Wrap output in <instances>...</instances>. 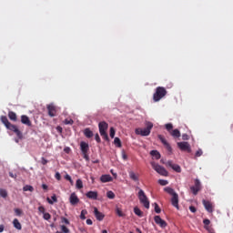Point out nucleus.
I'll return each instance as SVG.
<instances>
[{
  "label": "nucleus",
  "instance_id": "obj_1",
  "mask_svg": "<svg viewBox=\"0 0 233 233\" xmlns=\"http://www.w3.org/2000/svg\"><path fill=\"white\" fill-rule=\"evenodd\" d=\"M3 125H5V128H7V130H11V132H15L16 137L19 139H23V132H21V130H19V128L17 127V126L10 123V121H8V117H6V116H2L0 117Z\"/></svg>",
  "mask_w": 233,
  "mask_h": 233
},
{
  "label": "nucleus",
  "instance_id": "obj_2",
  "mask_svg": "<svg viewBox=\"0 0 233 233\" xmlns=\"http://www.w3.org/2000/svg\"><path fill=\"white\" fill-rule=\"evenodd\" d=\"M152 128H154V124H152V122H146V127L136 128L135 134H137V136H142V137L150 136V132Z\"/></svg>",
  "mask_w": 233,
  "mask_h": 233
},
{
  "label": "nucleus",
  "instance_id": "obj_3",
  "mask_svg": "<svg viewBox=\"0 0 233 233\" xmlns=\"http://www.w3.org/2000/svg\"><path fill=\"white\" fill-rule=\"evenodd\" d=\"M167 94V88L163 86H157L155 89V93L153 94V101L154 103H158L163 97H165Z\"/></svg>",
  "mask_w": 233,
  "mask_h": 233
},
{
  "label": "nucleus",
  "instance_id": "obj_4",
  "mask_svg": "<svg viewBox=\"0 0 233 233\" xmlns=\"http://www.w3.org/2000/svg\"><path fill=\"white\" fill-rule=\"evenodd\" d=\"M98 128L100 136L103 137V139L108 141V134H106V130H108V123L105 121L99 122Z\"/></svg>",
  "mask_w": 233,
  "mask_h": 233
},
{
  "label": "nucleus",
  "instance_id": "obj_5",
  "mask_svg": "<svg viewBox=\"0 0 233 233\" xmlns=\"http://www.w3.org/2000/svg\"><path fill=\"white\" fill-rule=\"evenodd\" d=\"M138 199L145 208H150V201H148V198L143 189H139L138 191Z\"/></svg>",
  "mask_w": 233,
  "mask_h": 233
},
{
  "label": "nucleus",
  "instance_id": "obj_6",
  "mask_svg": "<svg viewBox=\"0 0 233 233\" xmlns=\"http://www.w3.org/2000/svg\"><path fill=\"white\" fill-rule=\"evenodd\" d=\"M151 167L160 176H164V177L168 176V171H167V169L163 166H159V164L156 162H151Z\"/></svg>",
  "mask_w": 233,
  "mask_h": 233
},
{
  "label": "nucleus",
  "instance_id": "obj_7",
  "mask_svg": "<svg viewBox=\"0 0 233 233\" xmlns=\"http://www.w3.org/2000/svg\"><path fill=\"white\" fill-rule=\"evenodd\" d=\"M190 190L194 196H198V193L201 190V181L195 179V185L190 187Z\"/></svg>",
  "mask_w": 233,
  "mask_h": 233
},
{
  "label": "nucleus",
  "instance_id": "obj_8",
  "mask_svg": "<svg viewBox=\"0 0 233 233\" xmlns=\"http://www.w3.org/2000/svg\"><path fill=\"white\" fill-rule=\"evenodd\" d=\"M177 147L182 152H192V149L190 148V144L188 142H178Z\"/></svg>",
  "mask_w": 233,
  "mask_h": 233
},
{
  "label": "nucleus",
  "instance_id": "obj_9",
  "mask_svg": "<svg viewBox=\"0 0 233 233\" xmlns=\"http://www.w3.org/2000/svg\"><path fill=\"white\" fill-rule=\"evenodd\" d=\"M157 137L161 141V143L164 145L165 148H167V152H169V154H172V147L168 142H167V139H165V137H163V135H158Z\"/></svg>",
  "mask_w": 233,
  "mask_h": 233
},
{
  "label": "nucleus",
  "instance_id": "obj_10",
  "mask_svg": "<svg viewBox=\"0 0 233 233\" xmlns=\"http://www.w3.org/2000/svg\"><path fill=\"white\" fill-rule=\"evenodd\" d=\"M202 204L208 212H209L210 214L214 212V205L212 204V202L203 199Z\"/></svg>",
  "mask_w": 233,
  "mask_h": 233
},
{
  "label": "nucleus",
  "instance_id": "obj_11",
  "mask_svg": "<svg viewBox=\"0 0 233 233\" xmlns=\"http://www.w3.org/2000/svg\"><path fill=\"white\" fill-rule=\"evenodd\" d=\"M47 112L50 117H56V114H57V109L56 106H54V104H49L47 105Z\"/></svg>",
  "mask_w": 233,
  "mask_h": 233
},
{
  "label": "nucleus",
  "instance_id": "obj_12",
  "mask_svg": "<svg viewBox=\"0 0 233 233\" xmlns=\"http://www.w3.org/2000/svg\"><path fill=\"white\" fill-rule=\"evenodd\" d=\"M171 196H172L171 205H173V207H175V208L179 209V195H177V193H175Z\"/></svg>",
  "mask_w": 233,
  "mask_h": 233
},
{
  "label": "nucleus",
  "instance_id": "obj_13",
  "mask_svg": "<svg viewBox=\"0 0 233 233\" xmlns=\"http://www.w3.org/2000/svg\"><path fill=\"white\" fill-rule=\"evenodd\" d=\"M154 219H155V223L157 225H159L161 227V228H165L167 227V221H165L163 218H161V217L155 216Z\"/></svg>",
  "mask_w": 233,
  "mask_h": 233
},
{
  "label": "nucleus",
  "instance_id": "obj_14",
  "mask_svg": "<svg viewBox=\"0 0 233 233\" xmlns=\"http://www.w3.org/2000/svg\"><path fill=\"white\" fill-rule=\"evenodd\" d=\"M166 165H167V167H170V168L175 170V172L181 173V167H179V165L174 164V162H172L170 160L167 161Z\"/></svg>",
  "mask_w": 233,
  "mask_h": 233
},
{
  "label": "nucleus",
  "instance_id": "obj_15",
  "mask_svg": "<svg viewBox=\"0 0 233 233\" xmlns=\"http://www.w3.org/2000/svg\"><path fill=\"white\" fill-rule=\"evenodd\" d=\"M21 123L26 127H32V121H30V117L26 115L21 116Z\"/></svg>",
  "mask_w": 233,
  "mask_h": 233
},
{
  "label": "nucleus",
  "instance_id": "obj_16",
  "mask_svg": "<svg viewBox=\"0 0 233 233\" xmlns=\"http://www.w3.org/2000/svg\"><path fill=\"white\" fill-rule=\"evenodd\" d=\"M94 214L97 221H103L105 219V215L97 209V208H94Z\"/></svg>",
  "mask_w": 233,
  "mask_h": 233
},
{
  "label": "nucleus",
  "instance_id": "obj_17",
  "mask_svg": "<svg viewBox=\"0 0 233 233\" xmlns=\"http://www.w3.org/2000/svg\"><path fill=\"white\" fill-rule=\"evenodd\" d=\"M80 150H81L82 154H88V150H90V147H88V143L81 142L80 143Z\"/></svg>",
  "mask_w": 233,
  "mask_h": 233
},
{
  "label": "nucleus",
  "instance_id": "obj_18",
  "mask_svg": "<svg viewBox=\"0 0 233 233\" xmlns=\"http://www.w3.org/2000/svg\"><path fill=\"white\" fill-rule=\"evenodd\" d=\"M69 201L71 205H77V203H79V198H77V195H76V193H72L70 195Z\"/></svg>",
  "mask_w": 233,
  "mask_h": 233
},
{
  "label": "nucleus",
  "instance_id": "obj_19",
  "mask_svg": "<svg viewBox=\"0 0 233 233\" xmlns=\"http://www.w3.org/2000/svg\"><path fill=\"white\" fill-rule=\"evenodd\" d=\"M86 198H88V199H97V191H89L86 194Z\"/></svg>",
  "mask_w": 233,
  "mask_h": 233
},
{
  "label": "nucleus",
  "instance_id": "obj_20",
  "mask_svg": "<svg viewBox=\"0 0 233 233\" xmlns=\"http://www.w3.org/2000/svg\"><path fill=\"white\" fill-rule=\"evenodd\" d=\"M112 176H110V175H102L101 177H100V181L102 182V183H110V181H112Z\"/></svg>",
  "mask_w": 233,
  "mask_h": 233
},
{
  "label": "nucleus",
  "instance_id": "obj_21",
  "mask_svg": "<svg viewBox=\"0 0 233 233\" xmlns=\"http://www.w3.org/2000/svg\"><path fill=\"white\" fill-rule=\"evenodd\" d=\"M129 177L132 181H139V174H136L134 171L129 172Z\"/></svg>",
  "mask_w": 233,
  "mask_h": 233
},
{
  "label": "nucleus",
  "instance_id": "obj_22",
  "mask_svg": "<svg viewBox=\"0 0 233 233\" xmlns=\"http://www.w3.org/2000/svg\"><path fill=\"white\" fill-rule=\"evenodd\" d=\"M8 117L11 121H14V122L17 121V114H15V112L14 111L8 112Z\"/></svg>",
  "mask_w": 233,
  "mask_h": 233
},
{
  "label": "nucleus",
  "instance_id": "obj_23",
  "mask_svg": "<svg viewBox=\"0 0 233 233\" xmlns=\"http://www.w3.org/2000/svg\"><path fill=\"white\" fill-rule=\"evenodd\" d=\"M84 136H86L87 139H90V137H94V132H92L90 128H86L84 130Z\"/></svg>",
  "mask_w": 233,
  "mask_h": 233
},
{
  "label": "nucleus",
  "instance_id": "obj_24",
  "mask_svg": "<svg viewBox=\"0 0 233 233\" xmlns=\"http://www.w3.org/2000/svg\"><path fill=\"white\" fill-rule=\"evenodd\" d=\"M13 225L15 228H16V230H21V228H23V227L21 226V222H19V219L17 218H15L13 220Z\"/></svg>",
  "mask_w": 233,
  "mask_h": 233
},
{
  "label": "nucleus",
  "instance_id": "obj_25",
  "mask_svg": "<svg viewBox=\"0 0 233 233\" xmlns=\"http://www.w3.org/2000/svg\"><path fill=\"white\" fill-rule=\"evenodd\" d=\"M169 134L175 138L181 137V132H179L178 129H174Z\"/></svg>",
  "mask_w": 233,
  "mask_h": 233
},
{
  "label": "nucleus",
  "instance_id": "obj_26",
  "mask_svg": "<svg viewBox=\"0 0 233 233\" xmlns=\"http://www.w3.org/2000/svg\"><path fill=\"white\" fill-rule=\"evenodd\" d=\"M150 155L153 156L156 159H161V154L157 150H152Z\"/></svg>",
  "mask_w": 233,
  "mask_h": 233
},
{
  "label": "nucleus",
  "instance_id": "obj_27",
  "mask_svg": "<svg viewBox=\"0 0 233 233\" xmlns=\"http://www.w3.org/2000/svg\"><path fill=\"white\" fill-rule=\"evenodd\" d=\"M51 199L47 198V202L49 203V205H54V203H57V197L56 195H53L51 197Z\"/></svg>",
  "mask_w": 233,
  "mask_h": 233
},
{
  "label": "nucleus",
  "instance_id": "obj_28",
  "mask_svg": "<svg viewBox=\"0 0 233 233\" xmlns=\"http://www.w3.org/2000/svg\"><path fill=\"white\" fill-rule=\"evenodd\" d=\"M134 212H135L136 216H138V218H143V211H141V209H139V208L135 207Z\"/></svg>",
  "mask_w": 233,
  "mask_h": 233
},
{
  "label": "nucleus",
  "instance_id": "obj_29",
  "mask_svg": "<svg viewBox=\"0 0 233 233\" xmlns=\"http://www.w3.org/2000/svg\"><path fill=\"white\" fill-rule=\"evenodd\" d=\"M24 192H34V187L26 185L23 187Z\"/></svg>",
  "mask_w": 233,
  "mask_h": 233
},
{
  "label": "nucleus",
  "instance_id": "obj_30",
  "mask_svg": "<svg viewBox=\"0 0 233 233\" xmlns=\"http://www.w3.org/2000/svg\"><path fill=\"white\" fill-rule=\"evenodd\" d=\"M164 191L167 192V194H170V196H173V194H176V191H174V188L172 187H165Z\"/></svg>",
  "mask_w": 233,
  "mask_h": 233
},
{
  "label": "nucleus",
  "instance_id": "obj_31",
  "mask_svg": "<svg viewBox=\"0 0 233 233\" xmlns=\"http://www.w3.org/2000/svg\"><path fill=\"white\" fill-rule=\"evenodd\" d=\"M114 143L117 148H121L122 144H121V139L119 137H115Z\"/></svg>",
  "mask_w": 233,
  "mask_h": 233
},
{
  "label": "nucleus",
  "instance_id": "obj_32",
  "mask_svg": "<svg viewBox=\"0 0 233 233\" xmlns=\"http://www.w3.org/2000/svg\"><path fill=\"white\" fill-rule=\"evenodd\" d=\"M76 188H78L79 190H81V188H83V180H82V179H77V180H76Z\"/></svg>",
  "mask_w": 233,
  "mask_h": 233
},
{
  "label": "nucleus",
  "instance_id": "obj_33",
  "mask_svg": "<svg viewBox=\"0 0 233 233\" xmlns=\"http://www.w3.org/2000/svg\"><path fill=\"white\" fill-rule=\"evenodd\" d=\"M86 214H88V211H86V209H83L80 214V219H83V220L86 219Z\"/></svg>",
  "mask_w": 233,
  "mask_h": 233
},
{
  "label": "nucleus",
  "instance_id": "obj_34",
  "mask_svg": "<svg viewBox=\"0 0 233 233\" xmlns=\"http://www.w3.org/2000/svg\"><path fill=\"white\" fill-rule=\"evenodd\" d=\"M0 196H1V198H7L8 197V192H6L5 189L1 188L0 189Z\"/></svg>",
  "mask_w": 233,
  "mask_h": 233
},
{
  "label": "nucleus",
  "instance_id": "obj_35",
  "mask_svg": "<svg viewBox=\"0 0 233 233\" xmlns=\"http://www.w3.org/2000/svg\"><path fill=\"white\" fill-rule=\"evenodd\" d=\"M52 218V215H50V213H44L43 214V218L46 220V221H49Z\"/></svg>",
  "mask_w": 233,
  "mask_h": 233
},
{
  "label": "nucleus",
  "instance_id": "obj_36",
  "mask_svg": "<svg viewBox=\"0 0 233 233\" xmlns=\"http://www.w3.org/2000/svg\"><path fill=\"white\" fill-rule=\"evenodd\" d=\"M106 198H108V199H114V198H116V194H114L112 191H107Z\"/></svg>",
  "mask_w": 233,
  "mask_h": 233
},
{
  "label": "nucleus",
  "instance_id": "obj_37",
  "mask_svg": "<svg viewBox=\"0 0 233 233\" xmlns=\"http://www.w3.org/2000/svg\"><path fill=\"white\" fill-rule=\"evenodd\" d=\"M117 216L119 218H125V213H123V211L121 210V208H117L116 210Z\"/></svg>",
  "mask_w": 233,
  "mask_h": 233
},
{
  "label": "nucleus",
  "instance_id": "obj_38",
  "mask_svg": "<svg viewBox=\"0 0 233 233\" xmlns=\"http://www.w3.org/2000/svg\"><path fill=\"white\" fill-rule=\"evenodd\" d=\"M165 127H166V129L167 130V132H169V134L171 133L172 128H174V126L170 123L166 124Z\"/></svg>",
  "mask_w": 233,
  "mask_h": 233
},
{
  "label": "nucleus",
  "instance_id": "obj_39",
  "mask_svg": "<svg viewBox=\"0 0 233 233\" xmlns=\"http://www.w3.org/2000/svg\"><path fill=\"white\" fill-rule=\"evenodd\" d=\"M15 216H18V217L23 216V209H21V208H15Z\"/></svg>",
  "mask_w": 233,
  "mask_h": 233
},
{
  "label": "nucleus",
  "instance_id": "obj_40",
  "mask_svg": "<svg viewBox=\"0 0 233 233\" xmlns=\"http://www.w3.org/2000/svg\"><path fill=\"white\" fill-rule=\"evenodd\" d=\"M158 183L161 185V187H167L168 181L165 179H158Z\"/></svg>",
  "mask_w": 233,
  "mask_h": 233
},
{
  "label": "nucleus",
  "instance_id": "obj_41",
  "mask_svg": "<svg viewBox=\"0 0 233 233\" xmlns=\"http://www.w3.org/2000/svg\"><path fill=\"white\" fill-rule=\"evenodd\" d=\"M61 230L64 233H70V229H68V228H66V226H65V225L61 226Z\"/></svg>",
  "mask_w": 233,
  "mask_h": 233
},
{
  "label": "nucleus",
  "instance_id": "obj_42",
  "mask_svg": "<svg viewBox=\"0 0 233 233\" xmlns=\"http://www.w3.org/2000/svg\"><path fill=\"white\" fill-rule=\"evenodd\" d=\"M155 212L157 214H161V208H159V205H157V203H155Z\"/></svg>",
  "mask_w": 233,
  "mask_h": 233
},
{
  "label": "nucleus",
  "instance_id": "obj_43",
  "mask_svg": "<svg viewBox=\"0 0 233 233\" xmlns=\"http://www.w3.org/2000/svg\"><path fill=\"white\" fill-rule=\"evenodd\" d=\"M109 136H110V137H112V139H113V137H115V136H116V129H114V127H110Z\"/></svg>",
  "mask_w": 233,
  "mask_h": 233
},
{
  "label": "nucleus",
  "instance_id": "obj_44",
  "mask_svg": "<svg viewBox=\"0 0 233 233\" xmlns=\"http://www.w3.org/2000/svg\"><path fill=\"white\" fill-rule=\"evenodd\" d=\"M65 125H74V120L73 119H65L64 121Z\"/></svg>",
  "mask_w": 233,
  "mask_h": 233
},
{
  "label": "nucleus",
  "instance_id": "obj_45",
  "mask_svg": "<svg viewBox=\"0 0 233 233\" xmlns=\"http://www.w3.org/2000/svg\"><path fill=\"white\" fill-rule=\"evenodd\" d=\"M203 223H204V225H205V228H207V227H208V225H210V219H208V218H205L204 220H203Z\"/></svg>",
  "mask_w": 233,
  "mask_h": 233
},
{
  "label": "nucleus",
  "instance_id": "obj_46",
  "mask_svg": "<svg viewBox=\"0 0 233 233\" xmlns=\"http://www.w3.org/2000/svg\"><path fill=\"white\" fill-rule=\"evenodd\" d=\"M38 212H40V214H46V209H45V207H43V206H40V207H38Z\"/></svg>",
  "mask_w": 233,
  "mask_h": 233
},
{
  "label": "nucleus",
  "instance_id": "obj_47",
  "mask_svg": "<svg viewBox=\"0 0 233 233\" xmlns=\"http://www.w3.org/2000/svg\"><path fill=\"white\" fill-rule=\"evenodd\" d=\"M61 221H62V223H65L66 225H70V220H68V218H66L65 217H63L61 218Z\"/></svg>",
  "mask_w": 233,
  "mask_h": 233
},
{
  "label": "nucleus",
  "instance_id": "obj_48",
  "mask_svg": "<svg viewBox=\"0 0 233 233\" xmlns=\"http://www.w3.org/2000/svg\"><path fill=\"white\" fill-rule=\"evenodd\" d=\"M196 157H201V156H203V150L198 149L196 154H195Z\"/></svg>",
  "mask_w": 233,
  "mask_h": 233
},
{
  "label": "nucleus",
  "instance_id": "obj_49",
  "mask_svg": "<svg viewBox=\"0 0 233 233\" xmlns=\"http://www.w3.org/2000/svg\"><path fill=\"white\" fill-rule=\"evenodd\" d=\"M65 179L69 181V183H71V185L74 183V180H72V177H70V175H66Z\"/></svg>",
  "mask_w": 233,
  "mask_h": 233
},
{
  "label": "nucleus",
  "instance_id": "obj_50",
  "mask_svg": "<svg viewBox=\"0 0 233 233\" xmlns=\"http://www.w3.org/2000/svg\"><path fill=\"white\" fill-rule=\"evenodd\" d=\"M95 139H96V143H101V137H99V134L96 133L95 135Z\"/></svg>",
  "mask_w": 233,
  "mask_h": 233
},
{
  "label": "nucleus",
  "instance_id": "obj_51",
  "mask_svg": "<svg viewBox=\"0 0 233 233\" xmlns=\"http://www.w3.org/2000/svg\"><path fill=\"white\" fill-rule=\"evenodd\" d=\"M122 158L124 159V161H127V159H128V156L125 151H122Z\"/></svg>",
  "mask_w": 233,
  "mask_h": 233
},
{
  "label": "nucleus",
  "instance_id": "obj_52",
  "mask_svg": "<svg viewBox=\"0 0 233 233\" xmlns=\"http://www.w3.org/2000/svg\"><path fill=\"white\" fill-rule=\"evenodd\" d=\"M55 177L57 179V181H61V174L59 172L56 173Z\"/></svg>",
  "mask_w": 233,
  "mask_h": 233
},
{
  "label": "nucleus",
  "instance_id": "obj_53",
  "mask_svg": "<svg viewBox=\"0 0 233 233\" xmlns=\"http://www.w3.org/2000/svg\"><path fill=\"white\" fill-rule=\"evenodd\" d=\"M189 210H190V212H192L193 214H195V212H197V208H196V207H194V206H190L189 207Z\"/></svg>",
  "mask_w": 233,
  "mask_h": 233
},
{
  "label": "nucleus",
  "instance_id": "obj_54",
  "mask_svg": "<svg viewBox=\"0 0 233 233\" xmlns=\"http://www.w3.org/2000/svg\"><path fill=\"white\" fill-rule=\"evenodd\" d=\"M182 139H183V141H188V139H189L188 135L183 134L182 135Z\"/></svg>",
  "mask_w": 233,
  "mask_h": 233
},
{
  "label": "nucleus",
  "instance_id": "obj_55",
  "mask_svg": "<svg viewBox=\"0 0 233 233\" xmlns=\"http://www.w3.org/2000/svg\"><path fill=\"white\" fill-rule=\"evenodd\" d=\"M82 154H83L84 159H85L86 161H88V159H90L89 157H88V153H82Z\"/></svg>",
  "mask_w": 233,
  "mask_h": 233
},
{
  "label": "nucleus",
  "instance_id": "obj_56",
  "mask_svg": "<svg viewBox=\"0 0 233 233\" xmlns=\"http://www.w3.org/2000/svg\"><path fill=\"white\" fill-rule=\"evenodd\" d=\"M41 163H42L43 165H46V163H48V160H47L46 158H45V157H42V158H41Z\"/></svg>",
  "mask_w": 233,
  "mask_h": 233
},
{
  "label": "nucleus",
  "instance_id": "obj_57",
  "mask_svg": "<svg viewBox=\"0 0 233 233\" xmlns=\"http://www.w3.org/2000/svg\"><path fill=\"white\" fill-rule=\"evenodd\" d=\"M42 188H43L44 190H48V186H47L46 184H43V185H42Z\"/></svg>",
  "mask_w": 233,
  "mask_h": 233
},
{
  "label": "nucleus",
  "instance_id": "obj_58",
  "mask_svg": "<svg viewBox=\"0 0 233 233\" xmlns=\"http://www.w3.org/2000/svg\"><path fill=\"white\" fill-rule=\"evenodd\" d=\"M9 176H10V177H13L15 179V177H17V175H14V173H12V172H9Z\"/></svg>",
  "mask_w": 233,
  "mask_h": 233
},
{
  "label": "nucleus",
  "instance_id": "obj_59",
  "mask_svg": "<svg viewBox=\"0 0 233 233\" xmlns=\"http://www.w3.org/2000/svg\"><path fill=\"white\" fill-rule=\"evenodd\" d=\"M86 225H93L92 219H86Z\"/></svg>",
  "mask_w": 233,
  "mask_h": 233
},
{
  "label": "nucleus",
  "instance_id": "obj_60",
  "mask_svg": "<svg viewBox=\"0 0 233 233\" xmlns=\"http://www.w3.org/2000/svg\"><path fill=\"white\" fill-rule=\"evenodd\" d=\"M4 230H5V226L0 225V232H4Z\"/></svg>",
  "mask_w": 233,
  "mask_h": 233
},
{
  "label": "nucleus",
  "instance_id": "obj_61",
  "mask_svg": "<svg viewBox=\"0 0 233 233\" xmlns=\"http://www.w3.org/2000/svg\"><path fill=\"white\" fill-rule=\"evenodd\" d=\"M65 152H66V154H68V152H70V147L65 148Z\"/></svg>",
  "mask_w": 233,
  "mask_h": 233
},
{
  "label": "nucleus",
  "instance_id": "obj_62",
  "mask_svg": "<svg viewBox=\"0 0 233 233\" xmlns=\"http://www.w3.org/2000/svg\"><path fill=\"white\" fill-rule=\"evenodd\" d=\"M18 138H15V143H19V139H21V138H19V137H17Z\"/></svg>",
  "mask_w": 233,
  "mask_h": 233
},
{
  "label": "nucleus",
  "instance_id": "obj_63",
  "mask_svg": "<svg viewBox=\"0 0 233 233\" xmlns=\"http://www.w3.org/2000/svg\"><path fill=\"white\" fill-rule=\"evenodd\" d=\"M102 233H108V231H106V229L102 230Z\"/></svg>",
  "mask_w": 233,
  "mask_h": 233
},
{
  "label": "nucleus",
  "instance_id": "obj_64",
  "mask_svg": "<svg viewBox=\"0 0 233 233\" xmlns=\"http://www.w3.org/2000/svg\"><path fill=\"white\" fill-rule=\"evenodd\" d=\"M57 130H58L59 132H61V130H62L61 127H57Z\"/></svg>",
  "mask_w": 233,
  "mask_h": 233
}]
</instances>
